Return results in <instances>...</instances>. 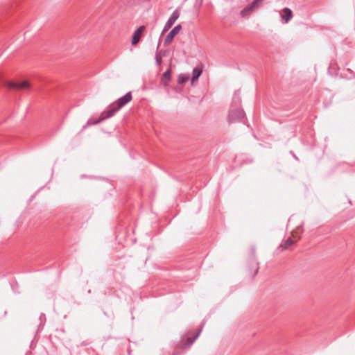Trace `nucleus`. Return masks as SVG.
<instances>
[{
	"label": "nucleus",
	"instance_id": "f257e3e1",
	"mask_svg": "<svg viewBox=\"0 0 355 355\" xmlns=\"http://www.w3.org/2000/svg\"><path fill=\"white\" fill-rule=\"evenodd\" d=\"M132 98V97L131 92H128L125 96L119 98L114 103L110 105L107 110L102 112L99 119L97 121H92V119L88 120L86 125L83 126V130H85L87 126L98 124L101 121L112 116L119 110L130 102Z\"/></svg>",
	"mask_w": 355,
	"mask_h": 355
},
{
	"label": "nucleus",
	"instance_id": "f03ea898",
	"mask_svg": "<svg viewBox=\"0 0 355 355\" xmlns=\"http://www.w3.org/2000/svg\"><path fill=\"white\" fill-rule=\"evenodd\" d=\"M241 99L239 94L235 93L233 97L232 108L230 110L228 121L230 123L241 122L245 118L244 111L239 108Z\"/></svg>",
	"mask_w": 355,
	"mask_h": 355
},
{
	"label": "nucleus",
	"instance_id": "7ed1b4c3",
	"mask_svg": "<svg viewBox=\"0 0 355 355\" xmlns=\"http://www.w3.org/2000/svg\"><path fill=\"white\" fill-rule=\"evenodd\" d=\"M6 85L8 88L15 90L28 89L30 87V84L26 80L21 82L8 81L6 83Z\"/></svg>",
	"mask_w": 355,
	"mask_h": 355
},
{
	"label": "nucleus",
	"instance_id": "20e7f679",
	"mask_svg": "<svg viewBox=\"0 0 355 355\" xmlns=\"http://www.w3.org/2000/svg\"><path fill=\"white\" fill-rule=\"evenodd\" d=\"M182 29V26L180 24L175 26L166 35L164 39V45H168L173 40L174 37L177 35Z\"/></svg>",
	"mask_w": 355,
	"mask_h": 355
},
{
	"label": "nucleus",
	"instance_id": "39448f33",
	"mask_svg": "<svg viewBox=\"0 0 355 355\" xmlns=\"http://www.w3.org/2000/svg\"><path fill=\"white\" fill-rule=\"evenodd\" d=\"M145 29L144 26H139L133 33L132 38V44L136 45L140 40L141 35Z\"/></svg>",
	"mask_w": 355,
	"mask_h": 355
},
{
	"label": "nucleus",
	"instance_id": "423d86ee",
	"mask_svg": "<svg viewBox=\"0 0 355 355\" xmlns=\"http://www.w3.org/2000/svg\"><path fill=\"white\" fill-rule=\"evenodd\" d=\"M282 12L283 13L281 15V17L282 19L285 21V22H288L291 19L293 14L292 11L289 8H285Z\"/></svg>",
	"mask_w": 355,
	"mask_h": 355
},
{
	"label": "nucleus",
	"instance_id": "0eeeda50",
	"mask_svg": "<svg viewBox=\"0 0 355 355\" xmlns=\"http://www.w3.org/2000/svg\"><path fill=\"white\" fill-rule=\"evenodd\" d=\"M202 70L200 67H196L193 69V72H192L193 77L191 79L192 83H193L196 80H197L198 79V78L202 74Z\"/></svg>",
	"mask_w": 355,
	"mask_h": 355
},
{
	"label": "nucleus",
	"instance_id": "6e6552de",
	"mask_svg": "<svg viewBox=\"0 0 355 355\" xmlns=\"http://www.w3.org/2000/svg\"><path fill=\"white\" fill-rule=\"evenodd\" d=\"M295 241L292 238H288L283 243H282L279 248H282V250H285L293 245Z\"/></svg>",
	"mask_w": 355,
	"mask_h": 355
},
{
	"label": "nucleus",
	"instance_id": "1a4fd4ad",
	"mask_svg": "<svg viewBox=\"0 0 355 355\" xmlns=\"http://www.w3.org/2000/svg\"><path fill=\"white\" fill-rule=\"evenodd\" d=\"M171 79V72L169 70L166 71L162 76V81L164 85H166Z\"/></svg>",
	"mask_w": 355,
	"mask_h": 355
},
{
	"label": "nucleus",
	"instance_id": "9d476101",
	"mask_svg": "<svg viewBox=\"0 0 355 355\" xmlns=\"http://www.w3.org/2000/svg\"><path fill=\"white\" fill-rule=\"evenodd\" d=\"M180 15V11L178 10H175L173 12L168 20L174 24L175 21L179 18Z\"/></svg>",
	"mask_w": 355,
	"mask_h": 355
},
{
	"label": "nucleus",
	"instance_id": "9b49d317",
	"mask_svg": "<svg viewBox=\"0 0 355 355\" xmlns=\"http://www.w3.org/2000/svg\"><path fill=\"white\" fill-rule=\"evenodd\" d=\"M201 329L196 334V335L193 336V338H188L187 339V345H188V347H190L193 343V342L197 339V338L199 336L200 332H201Z\"/></svg>",
	"mask_w": 355,
	"mask_h": 355
},
{
	"label": "nucleus",
	"instance_id": "f8f14e48",
	"mask_svg": "<svg viewBox=\"0 0 355 355\" xmlns=\"http://www.w3.org/2000/svg\"><path fill=\"white\" fill-rule=\"evenodd\" d=\"M189 78V75L180 74L178 76V83L183 84V83L187 82Z\"/></svg>",
	"mask_w": 355,
	"mask_h": 355
},
{
	"label": "nucleus",
	"instance_id": "ddd939ff",
	"mask_svg": "<svg viewBox=\"0 0 355 355\" xmlns=\"http://www.w3.org/2000/svg\"><path fill=\"white\" fill-rule=\"evenodd\" d=\"M263 1V0H252V2L250 5V8H255L258 7Z\"/></svg>",
	"mask_w": 355,
	"mask_h": 355
},
{
	"label": "nucleus",
	"instance_id": "4468645a",
	"mask_svg": "<svg viewBox=\"0 0 355 355\" xmlns=\"http://www.w3.org/2000/svg\"><path fill=\"white\" fill-rule=\"evenodd\" d=\"M155 60L157 65H160L162 62L161 52H157L155 55Z\"/></svg>",
	"mask_w": 355,
	"mask_h": 355
},
{
	"label": "nucleus",
	"instance_id": "2eb2a0df",
	"mask_svg": "<svg viewBox=\"0 0 355 355\" xmlns=\"http://www.w3.org/2000/svg\"><path fill=\"white\" fill-rule=\"evenodd\" d=\"M173 24H174L173 23H172L171 21H168V20L165 24V25H166V26H168L170 28L172 27V26Z\"/></svg>",
	"mask_w": 355,
	"mask_h": 355
},
{
	"label": "nucleus",
	"instance_id": "dca6fc26",
	"mask_svg": "<svg viewBox=\"0 0 355 355\" xmlns=\"http://www.w3.org/2000/svg\"><path fill=\"white\" fill-rule=\"evenodd\" d=\"M170 29V28L168 26H166V25H164V27L162 30V34H164V33L167 32L168 30Z\"/></svg>",
	"mask_w": 355,
	"mask_h": 355
},
{
	"label": "nucleus",
	"instance_id": "f3484780",
	"mask_svg": "<svg viewBox=\"0 0 355 355\" xmlns=\"http://www.w3.org/2000/svg\"><path fill=\"white\" fill-rule=\"evenodd\" d=\"M159 46V44H157V49H158Z\"/></svg>",
	"mask_w": 355,
	"mask_h": 355
}]
</instances>
